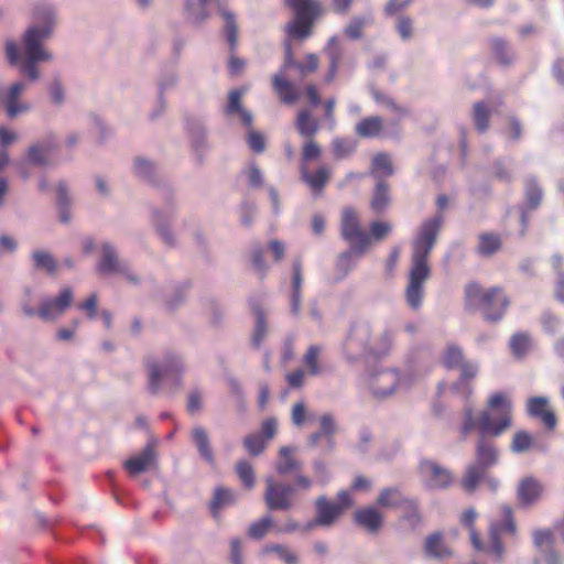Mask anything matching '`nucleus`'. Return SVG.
Returning <instances> with one entry per match:
<instances>
[{"instance_id":"obj_1","label":"nucleus","mask_w":564,"mask_h":564,"mask_svg":"<svg viewBox=\"0 0 564 564\" xmlns=\"http://www.w3.org/2000/svg\"><path fill=\"white\" fill-rule=\"evenodd\" d=\"M56 25V11L50 3H39L33 10V22L25 29L22 36V56L14 42H7L6 54L11 65H18L19 72L31 82L39 80L40 63H50L54 59L53 53L44 45L54 32Z\"/></svg>"},{"instance_id":"obj_2","label":"nucleus","mask_w":564,"mask_h":564,"mask_svg":"<svg viewBox=\"0 0 564 564\" xmlns=\"http://www.w3.org/2000/svg\"><path fill=\"white\" fill-rule=\"evenodd\" d=\"M512 401L506 392L492 393L487 408L478 417L474 416L473 408L466 404L463 412L462 433L467 435L473 430L479 433L476 446L477 465L484 469L496 464L497 451L495 446L486 441L487 437H498L512 424Z\"/></svg>"},{"instance_id":"obj_3","label":"nucleus","mask_w":564,"mask_h":564,"mask_svg":"<svg viewBox=\"0 0 564 564\" xmlns=\"http://www.w3.org/2000/svg\"><path fill=\"white\" fill-rule=\"evenodd\" d=\"M443 224L442 214L426 219L419 228L412 241L411 268L409 282L405 288V300L408 305L417 311L422 306L424 296V282L429 279L431 270L427 263Z\"/></svg>"},{"instance_id":"obj_4","label":"nucleus","mask_w":564,"mask_h":564,"mask_svg":"<svg viewBox=\"0 0 564 564\" xmlns=\"http://www.w3.org/2000/svg\"><path fill=\"white\" fill-rule=\"evenodd\" d=\"M501 519L491 520L489 524V544L481 541L480 536L473 527L474 521L477 518V512L474 509L466 510L462 516V522L468 527L470 542L474 549L478 552L492 555L494 561L501 564L506 556V546L502 542L503 535H516L517 527L512 517L511 508L502 506Z\"/></svg>"},{"instance_id":"obj_5","label":"nucleus","mask_w":564,"mask_h":564,"mask_svg":"<svg viewBox=\"0 0 564 564\" xmlns=\"http://www.w3.org/2000/svg\"><path fill=\"white\" fill-rule=\"evenodd\" d=\"M143 364L148 375V391L151 394H156L169 383L178 386L185 369L182 356L174 351H167L160 357L148 356Z\"/></svg>"},{"instance_id":"obj_6","label":"nucleus","mask_w":564,"mask_h":564,"mask_svg":"<svg viewBox=\"0 0 564 564\" xmlns=\"http://www.w3.org/2000/svg\"><path fill=\"white\" fill-rule=\"evenodd\" d=\"M392 334L384 332L378 339L371 340V326L367 322L352 324L344 344L348 358L356 359L368 354L381 355L389 350L392 344Z\"/></svg>"},{"instance_id":"obj_7","label":"nucleus","mask_w":564,"mask_h":564,"mask_svg":"<svg viewBox=\"0 0 564 564\" xmlns=\"http://www.w3.org/2000/svg\"><path fill=\"white\" fill-rule=\"evenodd\" d=\"M318 61L315 54H308L304 63H296L290 44L285 43V61L281 69L273 76L272 86L282 102L294 104L300 98L297 88L289 80L286 73L291 67L299 69L302 76L314 73L317 69Z\"/></svg>"},{"instance_id":"obj_8","label":"nucleus","mask_w":564,"mask_h":564,"mask_svg":"<svg viewBox=\"0 0 564 564\" xmlns=\"http://www.w3.org/2000/svg\"><path fill=\"white\" fill-rule=\"evenodd\" d=\"M466 303L469 307L479 308L488 322L502 318L509 300L500 288L484 290L477 283H469L465 289Z\"/></svg>"},{"instance_id":"obj_9","label":"nucleus","mask_w":564,"mask_h":564,"mask_svg":"<svg viewBox=\"0 0 564 564\" xmlns=\"http://www.w3.org/2000/svg\"><path fill=\"white\" fill-rule=\"evenodd\" d=\"M215 4L218 9L219 14L225 21V32L227 41L231 50L237 45V25L234 13H231L220 0H185V13L187 20L199 25L205 22L209 15V8Z\"/></svg>"},{"instance_id":"obj_10","label":"nucleus","mask_w":564,"mask_h":564,"mask_svg":"<svg viewBox=\"0 0 564 564\" xmlns=\"http://www.w3.org/2000/svg\"><path fill=\"white\" fill-rule=\"evenodd\" d=\"M365 384L376 400L382 401L401 389L409 388V381L395 368L378 367L369 371Z\"/></svg>"},{"instance_id":"obj_11","label":"nucleus","mask_w":564,"mask_h":564,"mask_svg":"<svg viewBox=\"0 0 564 564\" xmlns=\"http://www.w3.org/2000/svg\"><path fill=\"white\" fill-rule=\"evenodd\" d=\"M340 236L359 253H366L371 245V237L365 230L358 213L349 206L341 212Z\"/></svg>"},{"instance_id":"obj_12","label":"nucleus","mask_w":564,"mask_h":564,"mask_svg":"<svg viewBox=\"0 0 564 564\" xmlns=\"http://www.w3.org/2000/svg\"><path fill=\"white\" fill-rule=\"evenodd\" d=\"M295 11V20L290 22L285 30L290 37L305 39L311 33L312 19L318 12V3L315 0H286Z\"/></svg>"},{"instance_id":"obj_13","label":"nucleus","mask_w":564,"mask_h":564,"mask_svg":"<svg viewBox=\"0 0 564 564\" xmlns=\"http://www.w3.org/2000/svg\"><path fill=\"white\" fill-rule=\"evenodd\" d=\"M28 85L23 80L14 82L8 86L0 87V107L6 110L10 119L28 113L32 106L30 102L22 100Z\"/></svg>"},{"instance_id":"obj_14","label":"nucleus","mask_w":564,"mask_h":564,"mask_svg":"<svg viewBox=\"0 0 564 564\" xmlns=\"http://www.w3.org/2000/svg\"><path fill=\"white\" fill-rule=\"evenodd\" d=\"M97 270L100 273L119 274L132 284H138L140 281L138 275L131 270L129 263L119 259L116 248L109 242L101 245V256L97 264Z\"/></svg>"},{"instance_id":"obj_15","label":"nucleus","mask_w":564,"mask_h":564,"mask_svg":"<svg viewBox=\"0 0 564 564\" xmlns=\"http://www.w3.org/2000/svg\"><path fill=\"white\" fill-rule=\"evenodd\" d=\"M294 488L276 481L272 476L265 478L264 502L269 510L286 511L293 508Z\"/></svg>"},{"instance_id":"obj_16","label":"nucleus","mask_w":564,"mask_h":564,"mask_svg":"<svg viewBox=\"0 0 564 564\" xmlns=\"http://www.w3.org/2000/svg\"><path fill=\"white\" fill-rule=\"evenodd\" d=\"M74 294L70 288H64L55 297H43L39 306V317L44 322H54L70 306Z\"/></svg>"},{"instance_id":"obj_17","label":"nucleus","mask_w":564,"mask_h":564,"mask_svg":"<svg viewBox=\"0 0 564 564\" xmlns=\"http://www.w3.org/2000/svg\"><path fill=\"white\" fill-rule=\"evenodd\" d=\"M420 475L430 488H445L453 481L452 473L436 462L424 459L420 463Z\"/></svg>"},{"instance_id":"obj_18","label":"nucleus","mask_w":564,"mask_h":564,"mask_svg":"<svg viewBox=\"0 0 564 564\" xmlns=\"http://www.w3.org/2000/svg\"><path fill=\"white\" fill-rule=\"evenodd\" d=\"M57 149V140L54 135L33 143L26 152V161L35 166H46L51 163L52 154Z\"/></svg>"},{"instance_id":"obj_19","label":"nucleus","mask_w":564,"mask_h":564,"mask_svg":"<svg viewBox=\"0 0 564 564\" xmlns=\"http://www.w3.org/2000/svg\"><path fill=\"white\" fill-rule=\"evenodd\" d=\"M527 412L532 417H540L550 430H553L556 425L555 414L549 410V399L546 397H532L528 399Z\"/></svg>"},{"instance_id":"obj_20","label":"nucleus","mask_w":564,"mask_h":564,"mask_svg":"<svg viewBox=\"0 0 564 564\" xmlns=\"http://www.w3.org/2000/svg\"><path fill=\"white\" fill-rule=\"evenodd\" d=\"M315 509L317 521L322 527L333 525L337 519L343 514L341 506L328 500L325 496H319L315 500Z\"/></svg>"},{"instance_id":"obj_21","label":"nucleus","mask_w":564,"mask_h":564,"mask_svg":"<svg viewBox=\"0 0 564 564\" xmlns=\"http://www.w3.org/2000/svg\"><path fill=\"white\" fill-rule=\"evenodd\" d=\"M155 462L154 447L148 444L139 454L130 457L124 462V467L132 476H137L151 468Z\"/></svg>"},{"instance_id":"obj_22","label":"nucleus","mask_w":564,"mask_h":564,"mask_svg":"<svg viewBox=\"0 0 564 564\" xmlns=\"http://www.w3.org/2000/svg\"><path fill=\"white\" fill-rule=\"evenodd\" d=\"M245 94L242 89H235L228 94V101L225 107V112L227 116H238L241 122L246 127L252 126L253 116L252 113L245 109L241 105V98Z\"/></svg>"},{"instance_id":"obj_23","label":"nucleus","mask_w":564,"mask_h":564,"mask_svg":"<svg viewBox=\"0 0 564 564\" xmlns=\"http://www.w3.org/2000/svg\"><path fill=\"white\" fill-rule=\"evenodd\" d=\"M355 521L367 532L377 533L382 525L383 516L375 507H367L355 512Z\"/></svg>"},{"instance_id":"obj_24","label":"nucleus","mask_w":564,"mask_h":564,"mask_svg":"<svg viewBox=\"0 0 564 564\" xmlns=\"http://www.w3.org/2000/svg\"><path fill=\"white\" fill-rule=\"evenodd\" d=\"M300 171L303 181L315 193H319L324 188L332 174V170L326 165H321L315 172H310L306 165L302 164Z\"/></svg>"},{"instance_id":"obj_25","label":"nucleus","mask_w":564,"mask_h":564,"mask_svg":"<svg viewBox=\"0 0 564 564\" xmlns=\"http://www.w3.org/2000/svg\"><path fill=\"white\" fill-rule=\"evenodd\" d=\"M173 214L174 208L170 205L166 206L165 209L153 210V223L156 227V230L161 239L169 246H173L175 243L174 235L167 225V220L173 216Z\"/></svg>"},{"instance_id":"obj_26","label":"nucleus","mask_w":564,"mask_h":564,"mask_svg":"<svg viewBox=\"0 0 564 564\" xmlns=\"http://www.w3.org/2000/svg\"><path fill=\"white\" fill-rule=\"evenodd\" d=\"M295 447L283 446L280 448L279 458L275 464V469L280 475H289L299 471L302 468V463L295 454Z\"/></svg>"},{"instance_id":"obj_27","label":"nucleus","mask_w":564,"mask_h":564,"mask_svg":"<svg viewBox=\"0 0 564 564\" xmlns=\"http://www.w3.org/2000/svg\"><path fill=\"white\" fill-rule=\"evenodd\" d=\"M543 494L542 484L534 478L523 479L518 487V498L522 505L529 506L538 501Z\"/></svg>"},{"instance_id":"obj_28","label":"nucleus","mask_w":564,"mask_h":564,"mask_svg":"<svg viewBox=\"0 0 564 564\" xmlns=\"http://www.w3.org/2000/svg\"><path fill=\"white\" fill-rule=\"evenodd\" d=\"M377 505L383 508H403L404 506L413 508L414 500L405 498L397 488H387L380 492Z\"/></svg>"},{"instance_id":"obj_29","label":"nucleus","mask_w":564,"mask_h":564,"mask_svg":"<svg viewBox=\"0 0 564 564\" xmlns=\"http://www.w3.org/2000/svg\"><path fill=\"white\" fill-rule=\"evenodd\" d=\"M191 437L196 445L202 458H204L207 463L213 464L214 453L210 447V441L207 431L203 426L196 425L192 429Z\"/></svg>"},{"instance_id":"obj_30","label":"nucleus","mask_w":564,"mask_h":564,"mask_svg":"<svg viewBox=\"0 0 564 564\" xmlns=\"http://www.w3.org/2000/svg\"><path fill=\"white\" fill-rule=\"evenodd\" d=\"M295 126L299 133L304 138H312L319 129L317 120L307 109H303L299 112Z\"/></svg>"},{"instance_id":"obj_31","label":"nucleus","mask_w":564,"mask_h":564,"mask_svg":"<svg viewBox=\"0 0 564 564\" xmlns=\"http://www.w3.org/2000/svg\"><path fill=\"white\" fill-rule=\"evenodd\" d=\"M383 124L382 120L378 116H372L362 119L356 124L355 131L362 138H375L380 135Z\"/></svg>"},{"instance_id":"obj_32","label":"nucleus","mask_w":564,"mask_h":564,"mask_svg":"<svg viewBox=\"0 0 564 564\" xmlns=\"http://www.w3.org/2000/svg\"><path fill=\"white\" fill-rule=\"evenodd\" d=\"M47 93L54 106L61 107L66 102V86L59 75L55 74L52 76L47 84Z\"/></svg>"},{"instance_id":"obj_33","label":"nucleus","mask_w":564,"mask_h":564,"mask_svg":"<svg viewBox=\"0 0 564 564\" xmlns=\"http://www.w3.org/2000/svg\"><path fill=\"white\" fill-rule=\"evenodd\" d=\"M132 170L137 177L149 183L154 181L158 172L156 165L145 158H135Z\"/></svg>"},{"instance_id":"obj_34","label":"nucleus","mask_w":564,"mask_h":564,"mask_svg":"<svg viewBox=\"0 0 564 564\" xmlns=\"http://www.w3.org/2000/svg\"><path fill=\"white\" fill-rule=\"evenodd\" d=\"M349 250L341 252L336 261L337 270L347 275L358 263V260L365 254L355 250L354 246H349Z\"/></svg>"},{"instance_id":"obj_35","label":"nucleus","mask_w":564,"mask_h":564,"mask_svg":"<svg viewBox=\"0 0 564 564\" xmlns=\"http://www.w3.org/2000/svg\"><path fill=\"white\" fill-rule=\"evenodd\" d=\"M263 554H275L284 564H299L297 554L286 545L267 544L262 549Z\"/></svg>"},{"instance_id":"obj_36","label":"nucleus","mask_w":564,"mask_h":564,"mask_svg":"<svg viewBox=\"0 0 564 564\" xmlns=\"http://www.w3.org/2000/svg\"><path fill=\"white\" fill-rule=\"evenodd\" d=\"M325 50L330 61L329 72L328 75L326 76V82L329 83L335 78L338 64L341 57V51L336 36L329 39Z\"/></svg>"},{"instance_id":"obj_37","label":"nucleus","mask_w":564,"mask_h":564,"mask_svg":"<svg viewBox=\"0 0 564 564\" xmlns=\"http://www.w3.org/2000/svg\"><path fill=\"white\" fill-rule=\"evenodd\" d=\"M371 173L377 178H384L393 174L391 158L386 153H379L372 159Z\"/></svg>"},{"instance_id":"obj_38","label":"nucleus","mask_w":564,"mask_h":564,"mask_svg":"<svg viewBox=\"0 0 564 564\" xmlns=\"http://www.w3.org/2000/svg\"><path fill=\"white\" fill-rule=\"evenodd\" d=\"M525 205L528 209H535L542 200V189L533 177H528L524 185Z\"/></svg>"},{"instance_id":"obj_39","label":"nucleus","mask_w":564,"mask_h":564,"mask_svg":"<svg viewBox=\"0 0 564 564\" xmlns=\"http://www.w3.org/2000/svg\"><path fill=\"white\" fill-rule=\"evenodd\" d=\"M425 550L430 556L443 558L451 554L447 546L443 543L442 535L438 533L432 534L426 539Z\"/></svg>"},{"instance_id":"obj_40","label":"nucleus","mask_w":564,"mask_h":564,"mask_svg":"<svg viewBox=\"0 0 564 564\" xmlns=\"http://www.w3.org/2000/svg\"><path fill=\"white\" fill-rule=\"evenodd\" d=\"M32 260L37 270H43L47 273H54L56 270V261L48 251L34 250L32 252Z\"/></svg>"},{"instance_id":"obj_41","label":"nucleus","mask_w":564,"mask_h":564,"mask_svg":"<svg viewBox=\"0 0 564 564\" xmlns=\"http://www.w3.org/2000/svg\"><path fill=\"white\" fill-rule=\"evenodd\" d=\"M371 15L354 17L346 25L344 32L351 40H358L362 36L364 29L371 24Z\"/></svg>"},{"instance_id":"obj_42","label":"nucleus","mask_w":564,"mask_h":564,"mask_svg":"<svg viewBox=\"0 0 564 564\" xmlns=\"http://www.w3.org/2000/svg\"><path fill=\"white\" fill-rule=\"evenodd\" d=\"M390 203L389 188L383 182L377 184L373 197L371 199V208L376 213L383 212Z\"/></svg>"},{"instance_id":"obj_43","label":"nucleus","mask_w":564,"mask_h":564,"mask_svg":"<svg viewBox=\"0 0 564 564\" xmlns=\"http://www.w3.org/2000/svg\"><path fill=\"white\" fill-rule=\"evenodd\" d=\"M490 111L484 101H478L474 105L473 119L476 129L482 133L489 127Z\"/></svg>"},{"instance_id":"obj_44","label":"nucleus","mask_w":564,"mask_h":564,"mask_svg":"<svg viewBox=\"0 0 564 564\" xmlns=\"http://www.w3.org/2000/svg\"><path fill=\"white\" fill-rule=\"evenodd\" d=\"M321 433L326 440V452H330L334 447V434L336 433V422L330 414H323L319 419Z\"/></svg>"},{"instance_id":"obj_45","label":"nucleus","mask_w":564,"mask_h":564,"mask_svg":"<svg viewBox=\"0 0 564 564\" xmlns=\"http://www.w3.org/2000/svg\"><path fill=\"white\" fill-rule=\"evenodd\" d=\"M332 147L335 158L341 160L355 152L357 142L352 139L335 138L332 141Z\"/></svg>"},{"instance_id":"obj_46","label":"nucleus","mask_w":564,"mask_h":564,"mask_svg":"<svg viewBox=\"0 0 564 564\" xmlns=\"http://www.w3.org/2000/svg\"><path fill=\"white\" fill-rule=\"evenodd\" d=\"M236 501L235 492L226 488H217L210 503L214 516L218 509L230 506Z\"/></svg>"},{"instance_id":"obj_47","label":"nucleus","mask_w":564,"mask_h":564,"mask_svg":"<svg viewBox=\"0 0 564 564\" xmlns=\"http://www.w3.org/2000/svg\"><path fill=\"white\" fill-rule=\"evenodd\" d=\"M531 337L528 333H516L511 336L509 347L511 352L517 356H523L530 348Z\"/></svg>"},{"instance_id":"obj_48","label":"nucleus","mask_w":564,"mask_h":564,"mask_svg":"<svg viewBox=\"0 0 564 564\" xmlns=\"http://www.w3.org/2000/svg\"><path fill=\"white\" fill-rule=\"evenodd\" d=\"M321 351V347L313 345L308 347L303 357V362L307 369V373L311 376H317L321 373V367L318 365Z\"/></svg>"},{"instance_id":"obj_49","label":"nucleus","mask_w":564,"mask_h":564,"mask_svg":"<svg viewBox=\"0 0 564 564\" xmlns=\"http://www.w3.org/2000/svg\"><path fill=\"white\" fill-rule=\"evenodd\" d=\"M500 238L492 234H484L479 237L478 251L482 256H491L500 249Z\"/></svg>"},{"instance_id":"obj_50","label":"nucleus","mask_w":564,"mask_h":564,"mask_svg":"<svg viewBox=\"0 0 564 564\" xmlns=\"http://www.w3.org/2000/svg\"><path fill=\"white\" fill-rule=\"evenodd\" d=\"M273 527V520L271 516H264L261 519L250 524L248 529V535L252 539H262L269 530Z\"/></svg>"},{"instance_id":"obj_51","label":"nucleus","mask_w":564,"mask_h":564,"mask_svg":"<svg viewBox=\"0 0 564 564\" xmlns=\"http://www.w3.org/2000/svg\"><path fill=\"white\" fill-rule=\"evenodd\" d=\"M484 475L485 469L481 466L477 464L470 465L463 478L464 488L468 491H474Z\"/></svg>"},{"instance_id":"obj_52","label":"nucleus","mask_w":564,"mask_h":564,"mask_svg":"<svg viewBox=\"0 0 564 564\" xmlns=\"http://www.w3.org/2000/svg\"><path fill=\"white\" fill-rule=\"evenodd\" d=\"M463 350L455 345H448L443 355V362L446 368H458L464 362Z\"/></svg>"},{"instance_id":"obj_53","label":"nucleus","mask_w":564,"mask_h":564,"mask_svg":"<svg viewBox=\"0 0 564 564\" xmlns=\"http://www.w3.org/2000/svg\"><path fill=\"white\" fill-rule=\"evenodd\" d=\"M236 471L243 486L248 489L254 486V471L252 466L247 460H240L236 465Z\"/></svg>"},{"instance_id":"obj_54","label":"nucleus","mask_w":564,"mask_h":564,"mask_svg":"<svg viewBox=\"0 0 564 564\" xmlns=\"http://www.w3.org/2000/svg\"><path fill=\"white\" fill-rule=\"evenodd\" d=\"M268 325L264 319V315L261 311H257L256 325L252 335V344L256 348H259L268 335Z\"/></svg>"},{"instance_id":"obj_55","label":"nucleus","mask_w":564,"mask_h":564,"mask_svg":"<svg viewBox=\"0 0 564 564\" xmlns=\"http://www.w3.org/2000/svg\"><path fill=\"white\" fill-rule=\"evenodd\" d=\"M491 48L496 59L501 65H508L511 62L512 55L507 43L501 39H494L491 41Z\"/></svg>"},{"instance_id":"obj_56","label":"nucleus","mask_w":564,"mask_h":564,"mask_svg":"<svg viewBox=\"0 0 564 564\" xmlns=\"http://www.w3.org/2000/svg\"><path fill=\"white\" fill-rule=\"evenodd\" d=\"M243 446L250 455L258 456L264 451L267 442L260 434H250L245 437Z\"/></svg>"},{"instance_id":"obj_57","label":"nucleus","mask_w":564,"mask_h":564,"mask_svg":"<svg viewBox=\"0 0 564 564\" xmlns=\"http://www.w3.org/2000/svg\"><path fill=\"white\" fill-rule=\"evenodd\" d=\"M322 155V149L317 144L316 141H314L312 138H310L302 148V164H306L310 161L318 160Z\"/></svg>"},{"instance_id":"obj_58","label":"nucleus","mask_w":564,"mask_h":564,"mask_svg":"<svg viewBox=\"0 0 564 564\" xmlns=\"http://www.w3.org/2000/svg\"><path fill=\"white\" fill-rule=\"evenodd\" d=\"M541 323L543 330L551 335L556 334L562 326L561 317L549 311L542 314Z\"/></svg>"},{"instance_id":"obj_59","label":"nucleus","mask_w":564,"mask_h":564,"mask_svg":"<svg viewBox=\"0 0 564 564\" xmlns=\"http://www.w3.org/2000/svg\"><path fill=\"white\" fill-rule=\"evenodd\" d=\"M532 445V437L525 431H519L514 434L511 442V449L514 453H523Z\"/></svg>"},{"instance_id":"obj_60","label":"nucleus","mask_w":564,"mask_h":564,"mask_svg":"<svg viewBox=\"0 0 564 564\" xmlns=\"http://www.w3.org/2000/svg\"><path fill=\"white\" fill-rule=\"evenodd\" d=\"M312 419H313V416L307 413L304 402H296L293 404L292 411H291V420L295 426L300 427L305 422H308Z\"/></svg>"},{"instance_id":"obj_61","label":"nucleus","mask_w":564,"mask_h":564,"mask_svg":"<svg viewBox=\"0 0 564 564\" xmlns=\"http://www.w3.org/2000/svg\"><path fill=\"white\" fill-rule=\"evenodd\" d=\"M248 128V133H247V144L248 147L253 151V152H257V153H261L264 151L265 149V140H264V135L257 131V130H253L250 127H247Z\"/></svg>"},{"instance_id":"obj_62","label":"nucleus","mask_w":564,"mask_h":564,"mask_svg":"<svg viewBox=\"0 0 564 564\" xmlns=\"http://www.w3.org/2000/svg\"><path fill=\"white\" fill-rule=\"evenodd\" d=\"M533 543L542 553L545 549L552 547L553 533L550 530H535L533 532Z\"/></svg>"},{"instance_id":"obj_63","label":"nucleus","mask_w":564,"mask_h":564,"mask_svg":"<svg viewBox=\"0 0 564 564\" xmlns=\"http://www.w3.org/2000/svg\"><path fill=\"white\" fill-rule=\"evenodd\" d=\"M451 390L455 395L468 401L474 392V387L470 381L458 378V380L452 386Z\"/></svg>"},{"instance_id":"obj_64","label":"nucleus","mask_w":564,"mask_h":564,"mask_svg":"<svg viewBox=\"0 0 564 564\" xmlns=\"http://www.w3.org/2000/svg\"><path fill=\"white\" fill-rule=\"evenodd\" d=\"M368 234L372 240L380 241L391 231V225L386 221H373L369 227Z\"/></svg>"}]
</instances>
